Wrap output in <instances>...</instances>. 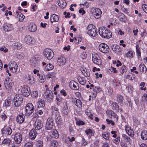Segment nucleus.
Returning <instances> with one entry per match:
<instances>
[{
	"label": "nucleus",
	"instance_id": "nucleus-64",
	"mask_svg": "<svg viewBox=\"0 0 147 147\" xmlns=\"http://www.w3.org/2000/svg\"><path fill=\"white\" fill-rule=\"evenodd\" d=\"M83 74L86 77H89L90 76V73L89 71H87L83 73Z\"/></svg>",
	"mask_w": 147,
	"mask_h": 147
},
{
	"label": "nucleus",
	"instance_id": "nucleus-37",
	"mask_svg": "<svg viewBox=\"0 0 147 147\" xmlns=\"http://www.w3.org/2000/svg\"><path fill=\"white\" fill-rule=\"evenodd\" d=\"M139 68L140 71L143 72H146L147 69L144 64H141L139 65Z\"/></svg>",
	"mask_w": 147,
	"mask_h": 147
},
{
	"label": "nucleus",
	"instance_id": "nucleus-28",
	"mask_svg": "<svg viewBox=\"0 0 147 147\" xmlns=\"http://www.w3.org/2000/svg\"><path fill=\"white\" fill-rule=\"evenodd\" d=\"M59 20L58 16L55 14H53L51 16L50 20L52 23L54 22H57Z\"/></svg>",
	"mask_w": 147,
	"mask_h": 147
},
{
	"label": "nucleus",
	"instance_id": "nucleus-57",
	"mask_svg": "<svg viewBox=\"0 0 147 147\" xmlns=\"http://www.w3.org/2000/svg\"><path fill=\"white\" fill-rule=\"evenodd\" d=\"M55 73L54 72H53L51 74H49L47 75V77L49 78H52L55 77Z\"/></svg>",
	"mask_w": 147,
	"mask_h": 147
},
{
	"label": "nucleus",
	"instance_id": "nucleus-36",
	"mask_svg": "<svg viewBox=\"0 0 147 147\" xmlns=\"http://www.w3.org/2000/svg\"><path fill=\"white\" fill-rule=\"evenodd\" d=\"M96 10L97 11V12H98V13H94V16L95 18L98 19L101 17L102 12L100 9H96Z\"/></svg>",
	"mask_w": 147,
	"mask_h": 147
},
{
	"label": "nucleus",
	"instance_id": "nucleus-53",
	"mask_svg": "<svg viewBox=\"0 0 147 147\" xmlns=\"http://www.w3.org/2000/svg\"><path fill=\"white\" fill-rule=\"evenodd\" d=\"M121 73L123 74L126 71V66L125 65H123L120 70Z\"/></svg>",
	"mask_w": 147,
	"mask_h": 147
},
{
	"label": "nucleus",
	"instance_id": "nucleus-24",
	"mask_svg": "<svg viewBox=\"0 0 147 147\" xmlns=\"http://www.w3.org/2000/svg\"><path fill=\"white\" fill-rule=\"evenodd\" d=\"M12 28V26L11 24L7 23H5L3 26V29L5 31H10Z\"/></svg>",
	"mask_w": 147,
	"mask_h": 147
},
{
	"label": "nucleus",
	"instance_id": "nucleus-21",
	"mask_svg": "<svg viewBox=\"0 0 147 147\" xmlns=\"http://www.w3.org/2000/svg\"><path fill=\"white\" fill-rule=\"evenodd\" d=\"M36 130L35 129H32L30 131L29 133V136L31 139H34L38 134Z\"/></svg>",
	"mask_w": 147,
	"mask_h": 147
},
{
	"label": "nucleus",
	"instance_id": "nucleus-16",
	"mask_svg": "<svg viewBox=\"0 0 147 147\" xmlns=\"http://www.w3.org/2000/svg\"><path fill=\"white\" fill-rule=\"evenodd\" d=\"M35 129L38 130L41 129L43 127V124L41 121L36 120L34 123Z\"/></svg>",
	"mask_w": 147,
	"mask_h": 147
},
{
	"label": "nucleus",
	"instance_id": "nucleus-33",
	"mask_svg": "<svg viewBox=\"0 0 147 147\" xmlns=\"http://www.w3.org/2000/svg\"><path fill=\"white\" fill-rule=\"evenodd\" d=\"M13 84L11 82H7V80H5V86L7 89H11Z\"/></svg>",
	"mask_w": 147,
	"mask_h": 147
},
{
	"label": "nucleus",
	"instance_id": "nucleus-12",
	"mask_svg": "<svg viewBox=\"0 0 147 147\" xmlns=\"http://www.w3.org/2000/svg\"><path fill=\"white\" fill-rule=\"evenodd\" d=\"M24 78L25 81L29 84H32L34 82V79H35L32 77L28 74H26L25 75L24 77Z\"/></svg>",
	"mask_w": 147,
	"mask_h": 147
},
{
	"label": "nucleus",
	"instance_id": "nucleus-46",
	"mask_svg": "<svg viewBox=\"0 0 147 147\" xmlns=\"http://www.w3.org/2000/svg\"><path fill=\"white\" fill-rule=\"evenodd\" d=\"M123 96L121 95H119L117 97V101L119 103L121 104L123 102Z\"/></svg>",
	"mask_w": 147,
	"mask_h": 147
},
{
	"label": "nucleus",
	"instance_id": "nucleus-48",
	"mask_svg": "<svg viewBox=\"0 0 147 147\" xmlns=\"http://www.w3.org/2000/svg\"><path fill=\"white\" fill-rule=\"evenodd\" d=\"M133 52L131 51H129L128 52L125 54V57H133Z\"/></svg>",
	"mask_w": 147,
	"mask_h": 147
},
{
	"label": "nucleus",
	"instance_id": "nucleus-15",
	"mask_svg": "<svg viewBox=\"0 0 147 147\" xmlns=\"http://www.w3.org/2000/svg\"><path fill=\"white\" fill-rule=\"evenodd\" d=\"M111 49L113 51L117 54H119L121 53V48L118 45L113 44L111 46Z\"/></svg>",
	"mask_w": 147,
	"mask_h": 147
},
{
	"label": "nucleus",
	"instance_id": "nucleus-47",
	"mask_svg": "<svg viewBox=\"0 0 147 147\" xmlns=\"http://www.w3.org/2000/svg\"><path fill=\"white\" fill-rule=\"evenodd\" d=\"M109 133L105 132L102 134L103 137L105 139L108 140L109 138Z\"/></svg>",
	"mask_w": 147,
	"mask_h": 147
},
{
	"label": "nucleus",
	"instance_id": "nucleus-35",
	"mask_svg": "<svg viewBox=\"0 0 147 147\" xmlns=\"http://www.w3.org/2000/svg\"><path fill=\"white\" fill-rule=\"evenodd\" d=\"M85 132L89 138H90L91 136L94 135L93 131L91 129H89L86 130Z\"/></svg>",
	"mask_w": 147,
	"mask_h": 147
},
{
	"label": "nucleus",
	"instance_id": "nucleus-1",
	"mask_svg": "<svg viewBox=\"0 0 147 147\" xmlns=\"http://www.w3.org/2000/svg\"><path fill=\"white\" fill-rule=\"evenodd\" d=\"M98 31L100 35L104 38H109L112 36L110 31L104 27H100L99 28Z\"/></svg>",
	"mask_w": 147,
	"mask_h": 147
},
{
	"label": "nucleus",
	"instance_id": "nucleus-42",
	"mask_svg": "<svg viewBox=\"0 0 147 147\" xmlns=\"http://www.w3.org/2000/svg\"><path fill=\"white\" fill-rule=\"evenodd\" d=\"M11 100L10 98H8L5 101V105L6 107H9L11 104Z\"/></svg>",
	"mask_w": 147,
	"mask_h": 147
},
{
	"label": "nucleus",
	"instance_id": "nucleus-7",
	"mask_svg": "<svg viewBox=\"0 0 147 147\" xmlns=\"http://www.w3.org/2000/svg\"><path fill=\"white\" fill-rule=\"evenodd\" d=\"M92 60L94 63L98 65H101L102 64L100 57L96 53L92 54Z\"/></svg>",
	"mask_w": 147,
	"mask_h": 147
},
{
	"label": "nucleus",
	"instance_id": "nucleus-10",
	"mask_svg": "<svg viewBox=\"0 0 147 147\" xmlns=\"http://www.w3.org/2000/svg\"><path fill=\"white\" fill-rule=\"evenodd\" d=\"M25 111L26 113L30 115L33 112L34 107L31 103H29L26 105L25 107Z\"/></svg>",
	"mask_w": 147,
	"mask_h": 147
},
{
	"label": "nucleus",
	"instance_id": "nucleus-50",
	"mask_svg": "<svg viewBox=\"0 0 147 147\" xmlns=\"http://www.w3.org/2000/svg\"><path fill=\"white\" fill-rule=\"evenodd\" d=\"M11 142V140L9 138H6L2 142V143L7 144L9 145L10 144Z\"/></svg>",
	"mask_w": 147,
	"mask_h": 147
},
{
	"label": "nucleus",
	"instance_id": "nucleus-13",
	"mask_svg": "<svg viewBox=\"0 0 147 147\" xmlns=\"http://www.w3.org/2000/svg\"><path fill=\"white\" fill-rule=\"evenodd\" d=\"M2 133L7 135L11 134L12 132V130L11 128L8 126H5L1 130Z\"/></svg>",
	"mask_w": 147,
	"mask_h": 147
},
{
	"label": "nucleus",
	"instance_id": "nucleus-60",
	"mask_svg": "<svg viewBox=\"0 0 147 147\" xmlns=\"http://www.w3.org/2000/svg\"><path fill=\"white\" fill-rule=\"evenodd\" d=\"M142 8L144 11L147 13V5L143 4L142 5Z\"/></svg>",
	"mask_w": 147,
	"mask_h": 147
},
{
	"label": "nucleus",
	"instance_id": "nucleus-6",
	"mask_svg": "<svg viewBox=\"0 0 147 147\" xmlns=\"http://www.w3.org/2000/svg\"><path fill=\"white\" fill-rule=\"evenodd\" d=\"M54 125V120L51 117H49L47 119L46 124V129L47 130H51Z\"/></svg>",
	"mask_w": 147,
	"mask_h": 147
},
{
	"label": "nucleus",
	"instance_id": "nucleus-61",
	"mask_svg": "<svg viewBox=\"0 0 147 147\" xmlns=\"http://www.w3.org/2000/svg\"><path fill=\"white\" fill-rule=\"evenodd\" d=\"M123 136L125 140H126L128 142H129L130 139L129 137L127 136L125 134H124L123 135Z\"/></svg>",
	"mask_w": 147,
	"mask_h": 147
},
{
	"label": "nucleus",
	"instance_id": "nucleus-8",
	"mask_svg": "<svg viewBox=\"0 0 147 147\" xmlns=\"http://www.w3.org/2000/svg\"><path fill=\"white\" fill-rule=\"evenodd\" d=\"M22 92L25 96H28L31 93L30 88L26 85L23 86L22 87Z\"/></svg>",
	"mask_w": 147,
	"mask_h": 147
},
{
	"label": "nucleus",
	"instance_id": "nucleus-5",
	"mask_svg": "<svg viewBox=\"0 0 147 147\" xmlns=\"http://www.w3.org/2000/svg\"><path fill=\"white\" fill-rule=\"evenodd\" d=\"M99 50L102 52L107 53L109 52L110 49L108 46L105 43L100 44L98 46Z\"/></svg>",
	"mask_w": 147,
	"mask_h": 147
},
{
	"label": "nucleus",
	"instance_id": "nucleus-19",
	"mask_svg": "<svg viewBox=\"0 0 147 147\" xmlns=\"http://www.w3.org/2000/svg\"><path fill=\"white\" fill-rule=\"evenodd\" d=\"M24 115L22 114V115L19 114L17 116L16 121L18 123L21 124L24 121Z\"/></svg>",
	"mask_w": 147,
	"mask_h": 147
},
{
	"label": "nucleus",
	"instance_id": "nucleus-17",
	"mask_svg": "<svg viewBox=\"0 0 147 147\" xmlns=\"http://www.w3.org/2000/svg\"><path fill=\"white\" fill-rule=\"evenodd\" d=\"M44 96L46 99L48 100L52 99L53 98V94L51 92L49 91L45 92Z\"/></svg>",
	"mask_w": 147,
	"mask_h": 147
},
{
	"label": "nucleus",
	"instance_id": "nucleus-58",
	"mask_svg": "<svg viewBox=\"0 0 147 147\" xmlns=\"http://www.w3.org/2000/svg\"><path fill=\"white\" fill-rule=\"evenodd\" d=\"M38 92L36 91H34L32 94V96L34 98H36L38 97Z\"/></svg>",
	"mask_w": 147,
	"mask_h": 147
},
{
	"label": "nucleus",
	"instance_id": "nucleus-14",
	"mask_svg": "<svg viewBox=\"0 0 147 147\" xmlns=\"http://www.w3.org/2000/svg\"><path fill=\"white\" fill-rule=\"evenodd\" d=\"M22 136L21 134L16 133L14 135V140L16 144H20L22 140Z\"/></svg>",
	"mask_w": 147,
	"mask_h": 147
},
{
	"label": "nucleus",
	"instance_id": "nucleus-49",
	"mask_svg": "<svg viewBox=\"0 0 147 147\" xmlns=\"http://www.w3.org/2000/svg\"><path fill=\"white\" fill-rule=\"evenodd\" d=\"M14 46L15 47V48L18 49H20L22 48V46L21 44L19 42L15 43Z\"/></svg>",
	"mask_w": 147,
	"mask_h": 147
},
{
	"label": "nucleus",
	"instance_id": "nucleus-41",
	"mask_svg": "<svg viewBox=\"0 0 147 147\" xmlns=\"http://www.w3.org/2000/svg\"><path fill=\"white\" fill-rule=\"evenodd\" d=\"M131 74L127 75L125 76L126 79H128L130 80H134L135 77V75L133 74Z\"/></svg>",
	"mask_w": 147,
	"mask_h": 147
},
{
	"label": "nucleus",
	"instance_id": "nucleus-34",
	"mask_svg": "<svg viewBox=\"0 0 147 147\" xmlns=\"http://www.w3.org/2000/svg\"><path fill=\"white\" fill-rule=\"evenodd\" d=\"M141 136L142 138L144 140H147V129L146 130L144 131L141 133Z\"/></svg>",
	"mask_w": 147,
	"mask_h": 147
},
{
	"label": "nucleus",
	"instance_id": "nucleus-62",
	"mask_svg": "<svg viewBox=\"0 0 147 147\" xmlns=\"http://www.w3.org/2000/svg\"><path fill=\"white\" fill-rule=\"evenodd\" d=\"M47 141H50L53 140H53V137L52 136H51L50 135L48 136L47 137Z\"/></svg>",
	"mask_w": 147,
	"mask_h": 147
},
{
	"label": "nucleus",
	"instance_id": "nucleus-18",
	"mask_svg": "<svg viewBox=\"0 0 147 147\" xmlns=\"http://www.w3.org/2000/svg\"><path fill=\"white\" fill-rule=\"evenodd\" d=\"M102 91V90L101 88L100 87L95 86L93 88V91L94 92L93 93V97L95 98L97 96V93L100 92L101 91Z\"/></svg>",
	"mask_w": 147,
	"mask_h": 147
},
{
	"label": "nucleus",
	"instance_id": "nucleus-23",
	"mask_svg": "<svg viewBox=\"0 0 147 147\" xmlns=\"http://www.w3.org/2000/svg\"><path fill=\"white\" fill-rule=\"evenodd\" d=\"M66 62L65 58L63 57H61L58 58L57 62L59 65L61 66L65 65Z\"/></svg>",
	"mask_w": 147,
	"mask_h": 147
},
{
	"label": "nucleus",
	"instance_id": "nucleus-9",
	"mask_svg": "<svg viewBox=\"0 0 147 147\" xmlns=\"http://www.w3.org/2000/svg\"><path fill=\"white\" fill-rule=\"evenodd\" d=\"M18 65L16 62L11 61L9 63V67L11 72H16L18 69Z\"/></svg>",
	"mask_w": 147,
	"mask_h": 147
},
{
	"label": "nucleus",
	"instance_id": "nucleus-11",
	"mask_svg": "<svg viewBox=\"0 0 147 147\" xmlns=\"http://www.w3.org/2000/svg\"><path fill=\"white\" fill-rule=\"evenodd\" d=\"M69 86L70 88L74 90H78L80 88L78 83L74 80H72L69 82Z\"/></svg>",
	"mask_w": 147,
	"mask_h": 147
},
{
	"label": "nucleus",
	"instance_id": "nucleus-38",
	"mask_svg": "<svg viewBox=\"0 0 147 147\" xmlns=\"http://www.w3.org/2000/svg\"><path fill=\"white\" fill-rule=\"evenodd\" d=\"M112 109L114 110H115L117 112L119 111V106L118 104L116 102H113L112 104Z\"/></svg>",
	"mask_w": 147,
	"mask_h": 147
},
{
	"label": "nucleus",
	"instance_id": "nucleus-29",
	"mask_svg": "<svg viewBox=\"0 0 147 147\" xmlns=\"http://www.w3.org/2000/svg\"><path fill=\"white\" fill-rule=\"evenodd\" d=\"M32 39L31 36L29 35H26L24 38V41L27 44L32 43Z\"/></svg>",
	"mask_w": 147,
	"mask_h": 147
},
{
	"label": "nucleus",
	"instance_id": "nucleus-55",
	"mask_svg": "<svg viewBox=\"0 0 147 147\" xmlns=\"http://www.w3.org/2000/svg\"><path fill=\"white\" fill-rule=\"evenodd\" d=\"M37 146L38 147H42L43 142L40 140H38L37 142Z\"/></svg>",
	"mask_w": 147,
	"mask_h": 147
},
{
	"label": "nucleus",
	"instance_id": "nucleus-52",
	"mask_svg": "<svg viewBox=\"0 0 147 147\" xmlns=\"http://www.w3.org/2000/svg\"><path fill=\"white\" fill-rule=\"evenodd\" d=\"M33 143L31 142H29L26 143L25 145V147H32Z\"/></svg>",
	"mask_w": 147,
	"mask_h": 147
},
{
	"label": "nucleus",
	"instance_id": "nucleus-56",
	"mask_svg": "<svg viewBox=\"0 0 147 147\" xmlns=\"http://www.w3.org/2000/svg\"><path fill=\"white\" fill-rule=\"evenodd\" d=\"M76 124L77 125H85V123L84 122L82 121H76Z\"/></svg>",
	"mask_w": 147,
	"mask_h": 147
},
{
	"label": "nucleus",
	"instance_id": "nucleus-20",
	"mask_svg": "<svg viewBox=\"0 0 147 147\" xmlns=\"http://www.w3.org/2000/svg\"><path fill=\"white\" fill-rule=\"evenodd\" d=\"M69 111V109H68L67 103L65 102L62 109L63 115L64 116H67Z\"/></svg>",
	"mask_w": 147,
	"mask_h": 147
},
{
	"label": "nucleus",
	"instance_id": "nucleus-2",
	"mask_svg": "<svg viewBox=\"0 0 147 147\" xmlns=\"http://www.w3.org/2000/svg\"><path fill=\"white\" fill-rule=\"evenodd\" d=\"M87 32L88 34L92 36H96L97 32L95 26L93 24H90L87 28Z\"/></svg>",
	"mask_w": 147,
	"mask_h": 147
},
{
	"label": "nucleus",
	"instance_id": "nucleus-27",
	"mask_svg": "<svg viewBox=\"0 0 147 147\" xmlns=\"http://www.w3.org/2000/svg\"><path fill=\"white\" fill-rule=\"evenodd\" d=\"M16 16L17 18L19 19V21L20 22L23 21L25 18V16L22 13H19L17 11L16 12Z\"/></svg>",
	"mask_w": 147,
	"mask_h": 147
},
{
	"label": "nucleus",
	"instance_id": "nucleus-59",
	"mask_svg": "<svg viewBox=\"0 0 147 147\" xmlns=\"http://www.w3.org/2000/svg\"><path fill=\"white\" fill-rule=\"evenodd\" d=\"M127 90H128V92L130 93H131L132 92L133 90V88L131 86H129L127 88Z\"/></svg>",
	"mask_w": 147,
	"mask_h": 147
},
{
	"label": "nucleus",
	"instance_id": "nucleus-39",
	"mask_svg": "<svg viewBox=\"0 0 147 147\" xmlns=\"http://www.w3.org/2000/svg\"><path fill=\"white\" fill-rule=\"evenodd\" d=\"M125 128L126 132L129 135H131V132L133 130L131 129L130 127L127 126H125Z\"/></svg>",
	"mask_w": 147,
	"mask_h": 147
},
{
	"label": "nucleus",
	"instance_id": "nucleus-51",
	"mask_svg": "<svg viewBox=\"0 0 147 147\" xmlns=\"http://www.w3.org/2000/svg\"><path fill=\"white\" fill-rule=\"evenodd\" d=\"M24 54L21 53H18L17 54V57L19 59H22L24 57Z\"/></svg>",
	"mask_w": 147,
	"mask_h": 147
},
{
	"label": "nucleus",
	"instance_id": "nucleus-44",
	"mask_svg": "<svg viewBox=\"0 0 147 147\" xmlns=\"http://www.w3.org/2000/svg\"><path fill=\"white\" fill-rule=\"evenodd\" d=\"M53 68V65L51 63H49L45 67V69L47 71H49L52 70Z\"/></svg>",
	"mask_w": 147,
	"mask_h": 147
},
{
	"label": "nucleus",
	"instance_id": "nucleus-63",
	"mask_svg": "<svg viewBox=\"0 0 147 147\" xmlns=\"http://www.w3.org/2000/svg\"><path fill=\"white\" fill-rule=\"evenodd\" d=\"M78 80L80 84L82 85H84L85 83V81L82 78H80V79H78Z\"/></svg>",
	"mask_w": 147,
	"mask_h": 147
},
{
	"label": "nucleus",
	"instance_id": "nucleus-26",
	"mask_svg": "<svg viewBox=\"0 0 147 147\" xmlns=\"http://www.w3.org/2000/svg\"><path fill=\"white\" fill-rule=\"evenodd\" d=\"M106 113L107 114L109 115V117L111 118H117V116L116 114L112 110H107Z\"/></svg>",
	"mask_w": 147,
	"mask_h": 147
},
{
	"label": "nucleus",
	"instance_id": "nucleus-54",
	"mask_svg": "<svg viewBox=\"0 0 147 147\" xmlns=\"http://www.w3.org/2000/svg\"><path fill=\"white\" fill-rule=\"evenodd\" d=\"M119 18L120 20L121 21L124 22L126 20V18H125L124 15L122 13L119 16Z\"/></svg>",
	"mask_w": 147,
	"mask_h": 147
},
{
	"label": "nucleus",
	"instance_id": "nucleus-22",
	"mask_svg": "<svg viewBox=\"0 0 147 147\" xmlns=\"http://www.w3.org/2000/svg\"><path fill=\"white\" fill-rule=\"evenodd\" d=\"M72 101L79 108L82 107V102L80 100L77 99L76 98H72Z\"/></svg>",
	"mask_w": 147,
	"mask_h": 147
},
{
	"label": "nucleus",
	"instance_id": "nucleus-31",
	"mask_svg": "<svg viewBox=\"0 0 147 147\" xmlns=\"http://www.w3.org/2000/svg\"><path fill=\"white\" fill-rule=\"evenodd\" d=\"M37 105L38 108L44 107L45 106V102L43 100L40 99L38 101Z\"/></svg>",
	"mask_w": 147,
	"mask_h": 147
},
{
	"label": "nucleus",
	"instance_id": "nucleus-30",
	"mask_svg": "<svg viewBox=\"0 0 147 147\" xmlns=\"http://www.w3.org/2000/svg\"><path fill=\"white\" fill-rule=\"evenodd\" d=\"M58 3L62 9L65 8L67 5L66 2L65 0H58Z\"/></svg>",
	"mask_w": 147,
	"mask_h": 147
},
{
	"label": "nucleus",
	"instance_id": "nucleus-25",
	"mask_svg": "<svg viewBox=\"0 0 147 147\" xmlns=\"http://www.w3.org/2000/svg\"><path fill=\"white\" fill-rule=\"evenodd\" d=\"M28 28L30 31L34 32L37 29V26L34 24H30L28 26Z\"/></svg>",
	"mask_w": 147,
	"mask_h": 147
},
{
	"label": "nucleus",
	"instance_id": "nucleus-3",
	"mask_svg": "<svg viewBox=\"0 0 147 147\" xmlns=\"http://www.w3.org/2000/svg\"><path fill=\"white\" fill-rule=\"evenodd\" d=\"M23 100V98L22 95L16 94L13 98L14 104L16 107H19L22 104Z\"/></svg>",
	"mask_w": 147,
	"mask_h": 147
},
{
	"label": "nucleus",
	"instance_id": "nucleus-40",
	"mask_svg": "<svg viewBox=\"0 0 147 147\" xmlns=\"http://www.w3.org/2000/svg\"><path fill=\"white\" fill-rule=\"evenodd\" d=\"M140 47L138 45H136V53L138 59L141 58V52L140 50Z\"/></svg>",
	"mask_w": 147,
	"mask_h": 147
},
{
	"label": "nucleus",
	"instance_id": "nucleus-43",
	"mask_svg": "<svg viewBox=\"0 0 147 147\" xmlns=\"http://www.w3.org/2000/svg\"><path fill=\"white\" fill-rule=\"evenodd\" d=\"M58 143L56 140L52 141L50 144V147H57Z\"/></svg>",
	"mask_w": 147,
	"mask_h": 147
},
{
	"label": "nucleus",
	"instance_id": "nucleus-32",
	"mask_svg": "<svg viewBox=\"0 0 147 147\" xmlns=\"http://www.w3.org/2000/svg\"><path fill=\"white\" fill-rule=\"evenodd\" d=\"M55 113L56 117H55V119L56 122L57 124H60L61 122V120L60 119V118L58 117L59 115V112L58 111L55 112L54 113Z\"/></svg>",
	"mask_w": 147,
	"mask_h": 147
},
{
	"label": "nucleus",
	"instance_id": "nucleus-4",
	"mask_svg": "<svg viewBox=\"0 0 147 147\" xmlns=\"http://www.w3.org/2000/svg\"><path fill=\"white\" fill-rule=\"evenodd\" d=\"M43 54L48 60L52 59L54 56V54L53 51L49 49H46L44 50Z\"/></svg>",
	"mask_w": 147,
	"mask_h": 147
},
{
	"label": "nucleus",
	"instance_id": "nucleus-45",
	"mask_svg": "<svg viewBox=\"0 0 147 147\" xmlns=\"http://www.w3.org/2000/svg\"><path fill=\"white\" fill-rule=\"evenodd\" d=\"M52 136L53 138L54 137L55 138H58L59 135L58 131L56 130H54L52 132Z\"/></svg>",
	"mask_w": 147,
	"mask_h": 147
}]
</instances>
